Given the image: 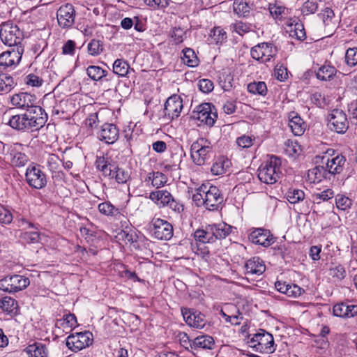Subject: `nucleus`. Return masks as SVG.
Listing matches in <instances>:
<instances>
[{
  "label": "nucleus",
  "mask_w": 357,
  "mask_h": 357,
  "mask_svg": "<svg viewBox=\"0 0 357 357\" xmlns=\"http://www.w3.org/2000/svg\"><path fill=\"white\" fill-rule=\"evenodd\" d=\"M248 343L250 347L262 354H272L275 350L273 336L262 329L254 334Z\"/></svg>",
  "instance_id": "6"
},
{
  "label": "nucleus",
  "mask_w": 357,
  "mask_h": 357,
  "mask_svg": "<svg viewBox=\"0 0 357 357\" xmlns=\"http://www.w3.org/2000/svg\"><path fill=\"white\" fill-rule=\"evenodd\" d=\"M46 166L52 172H56L59 169L61 160L58 155L55 154H47L44 158Z\"/></svg>",
  "instance_id": "43"
},
{
  "label": "nucleus",
  "mask_w": 357,
  "mask_h": 357,
  "mask_svg": "<svg viewBox=\"0 0 357 357\" xmlns=\"http://www.w3.org/2000/svg\"><path fill=\"white\" fill-rule=\"evenodd\" d=\"M336 69L330 65H324L320 67L316 73L317 77L322 81L331 79L336 74Z\"/></svg>",
  "instance_id": "37"
},
{
  "label": "nucleus",
  "mask_w": 357,
  "mask_h": 357,
  "mask_svg": "<svg viewBox=\"0 0 357 357\" xmlns=\"http://www.w3.org/2000/svg\"><path fill=\"white\" fill-rule=\"evenodd\" d=\"M209 225L206 226L205 229H197L194 233V238L196 241L205 243H212L215 241Z\"/></svg>",
  "instance_id": "32"
},
{
  "label": "nucleus",
  "mask_w": 357,
  "mask_h": 357,
  "mask_svg": "<svg viewBox=\"0 0 357 357\" xmlns=\"http://www.w3.org/2000/svg\"><path fill=\"white\" fill-rule=\"evenodd\" d=\"M0 38L4 45L16 48L22 46V33L17 25L9 22H3L1 25Z\"/></svg>",
  "instance_id": "7"
},
{
  "label": "nucleus",
  "mask_w": 357,
  "mask_h": 357,
  "mask_svg": "<svg viewBox=\"0 0 357 357\" xmlns=\"http://www.w3.org/2000/svg\"><path fill=\"white\" fill-rule=\"evenodd\" d=\"M17 303L11 297L5 296L0 299V308L8 314H15Z\"/></svg>",
  "instance_id": "36"
},
{
  "label": "nucleus",
  "mask_w": 357,
  "mask_h": 357,
  "mask_svg": "<svg viewBox=\"0 0 357 357\" xmlns=\"http://www.w3.org/2000/svg\"><path fill=\"white\" fill-rule=\"evenodd\" d=\"M183 61L185 64L190 67H195L198 66L199 60L195 52L190 48H186L183 50Z\"/></svg>",
  "instance_id": "41"
},
{
  "label": "nucleus",
  "mask_w": 357,
  "mask_h": 357,
  "mask_svg": "<svg viewBox=\"0 0 357 357\" xmlns=\"http://www.w3.org/2000/svg\"><path fill=\"white\" fill-rule=\"evenodd\" d=\"M26 181L36 189H41L47 184L45 174L36 166H29L26 172Z\"/></svg>",
  "instance_id": "17"
},
{
  "label": "nucleus",
  "mask_w": 357,
  "mask_h": 357,
  "mask_svg": "<svg viewBox=\"0 0 357 357\" xmlns=\"http://www.w3.org/2000/svg\"><path fill=\"white\" fill-rule=\"evenodd\" d=\"M119 136V129L112 123H105L98 133V138L107 144H114Z\"/></svg>",
  "instance_id": "22"
},
{
  "label": "nucleus",
  "mask_w": 357,
  "mask_h": 357,
  "mask_svg": "<svg viewBox=\"0 0 357 357\" xmlns=\"http://www.w3.org/2000/svg\"><path fill=\"white\" fill-rule=\"evenodd\" d=\"M287 199L291 204H297L305 198V192L299 189L291 188L286 193Z\"/></svg>",
  "instance_id": "42"
},
{
  "label": "nucleus",
  "mask_w": 357,
  "mask_h": 357,
  "mask_svg": "<svg viewBox=\"0 0 357 357\" xmlns=\"http://www.w3.org/2000/svg\"><path fill=\"white\" fill-rule=\"evenodd\" d=\"M36 100L35 95L24 92L14 94L10 98L11 104L15 107L26 109L30 114L36 115L45 114L41 107L36 105Z\"/></svg>",
  "instance_id": "4"
},
{
  "label": "nucleus",
  "mask_w": 357,
  "mask_h": 357,
  "mask_svg": "<svg viewBox=\"0 0 357 357\" xmlns=\"http://www.w3.org/2000/svg\"><path fill=\"white\" fill-rule=\"evenodd\" d=\"M209 37L211 43L215 44H222L226 41L227 38V32L220 26L214 27L211 30Z\"/></svg>",
  "instance_id": "38"
},
{
  "label": "nucleus",
  "mask_w": 357,
  "mask_h": 357,
  "mask_svg": "<svg viewBox=\"0 0 357 357\" xmlns=\"http://www.w3.org/2000/svg\"><path fill=\"white\" fill-rule=\"evenodd\" d=\"M252 243L264 247H268L274 243L273 236L268 229H255L249 236Z\"/></svg>",
  "instance_id": "20"
},
{
  "label": "nucleus",
  "mask_w": 357,
  "mask_h": 357,
  "mask_svg": "<svg viewBox=\"0 0 357 357\" xmlns=\"http://www.w3.org/2000/svg\"><path fill=\"white\" fill-rule=\"evenodd\" d=\"M15 223L18 227L22 228V229L24 230L30 228H34L36 229H38V227H36L34 224L29 222L28 220L23 217H17Z\"/></svg>",
  "instance_id": "59"
},
{
  "label": "nucleus",
  "mask_w": 357,
  "mask_h": 357,
  "mask_svg": "<svg viewBox=\"0 0 357 357\" xmlns=\"http://www.w3.org/2000/svg\"><path fill=\"white\" fill-rule=\"evenodd\" d=\"M289 127L294 135H302L305 130V125L303 120L295 112H291L289 115Z\"/></svg>",
  "instance_id": "27"
},
{
  "label": "nucleus",
  "mask_w": 357,
  "mask_h": 357,
  "mask_svg": "<svg viewBox=\"0 0 357 357\" xmlns=\"http://www.w3.org/2000/svg\"><path fill=\"white\" fill-rule=\"evenodd\" d=\"M146 182H151L153 187L157 188L163 186L167 181V176L160 172H151L147 175Z\"/></svg>",
  "instance_id": "34"
},
{
  "label": "nucleus",
  "mask_w": 357,
  "mask_h": 357,
  "mask_svg": "<svg viewBox=\"0 0 357 357\" xmlns=\"http://www.w3.org/2000/svg\"><path fill=\"white\" fill-rule=\"evenodd\" d=\"M169 0H144V3L153 9L166 8L169 6Z\"/></svg>",
  "instance_id": "61"
},
{
  "label": "nucleus",
  "mask_w": 357,
  "mask_h": 357,
  "mask_svg": "<svg viewBox=\"0 0 357 357\" xmlns=\"http://www.w3.org/2000/svg\"><path fill=\"white\" fill-rule=\"evenodd\" d=\"M212 105L211 103H202L196 107L193 111L192 116L208 126H212L217 119V114L212 112Z\"/></svg>",
  "instance_id": "15"
},
{
  "label": "nucleus",
  "mask_w": 357,
  "mask_h": 357,
  "mask_svg": "<svg viewBox=\"0 0 357 357\" xmlns=\"http://www.w3.org/2000/svg\"><path fill=\"white\" fill-rule=\"evenodd\" d=\"M98 123L99 120L97 112L90 114L85 120L86 126L91 129L97 128Z\"/></svg>",
  "instance_id": "63"
},
{
  "label": "nucleus",
  "mask_w": 357,
  "mask_h": 357,
  "mask_svg": "<svg viewBox=\"0 0 357 357\" xmlns=\"http://www.w3.org/2000/svg\"><path fill=\"white\" fill-rule=\"evenodd\" d=\"M284 152L291 158H296L302 153V148L296 141L288 139L284 143Z\"/></svg>",
  "instance_id": "35"
},
{
  "label": "nucleus",
  "mask_w": 357,
  "mask_h": 357,
  "mask_svg": "<svg viewBox=\"0 0 357 357\" xmlns=\"http://www.w3.org/2000/svg\"><path fill=\"white\" fill-rule=\"evenodd\" d=\"M56 17L59 25L63 29L71 27L75 23V10L72 4L62 5L57 10Z\"/></svg>",
  "instance_id": "16"
},
{
  "label": "nucleus",
  "mask_w": 357,
  "mask_h": 357,
  "mask_svg": "<svg viewBox=\"0 0 357 357\" xmlns=\"http://www.w3.org/2000/svg\"><path fill=\"white\" fill-rule=\"evenodd\" d=\"M185 323L190 327L203 328L206 323L204 314L194 310L184 308L181 310Z\"/></svg>",
  "instance_id": "19"
},
{
  "label": "nucleus",
  "mask_w": 357,
  "mask_h": 357,
  "mask_svg": "<svg viewBox=\"0 0 357 357\" xmlns=\"http://www.w3.org/2000/svg\"><path fill=\"white\" fill-rule=\"evenodd\" d=\"M214 88L213 83L208 79H202L199 82V89L205 93H210Z\"/></svg>",
  "instance_id": "60"
},
{
  "label": "nucleus",
  "mask_w": 357,
  "mask_h": 357,
  "mask_svg": "<svg viewBox=\"0 0 357 357\" xmlns=\"http://www.w3.org/2000/svg\"><path fill=\"white\" fill-rule=\"evenodd\" d=\"M93 334L84 331L70 335L66 339V346L73 351L77 352L92 344Z\"/></svg>",
  "instance_id": "10"
},
{
  "label": "nucleus",
  "mask_w": 357,
  "mask_h": 357,
  "mask_svg": "<svg viewBox=\"0 0 357 357\" xmlns=\"http://www.w3.org/2000/svg\"><path fill=\"white\" fill-rule=\"evenodd\" d=\"M24 52L22 46L12 48L0 54V70L17 66L21 61Z\"/></svg>",
  "instance_id": "13"
},
{
  "label": "nucleus",
  "mask_w": 357,
  "mask_h": 357,
  "mask_svg": "<svg viewBox=\"0 0 357 357\" xmlns=\"http://www.w3.org/2000/svg\"><path fill=\"white\" fill-rule=\"evenodd\" d=\"M333 314L342 318L354 317L357 315V305H347L341 303L333 306Z\"/></svg>",
  "instance_id": "28"
},
{
  "label": "nucleus",
  "mask_w": 357,
  "mask_h": 357,
  "mask_svg": "<svg viewBox=\"0 0 357 357\" xmlns=\"http://www.w3.org/2000/svg\"><path fill=\"white\" fill-rule=\"evenodd\" d=\"M149 198L160 208L169 207L175 212L181 213L183 211V205L176 200L172 194L166 190H158L151 192Z\"/></svg>",
  "instance_id": "8"
},
{
  "label": "nucleus",
  "mask_w": 357,
  "mask_h": 357,
  "mask_svg": "<svg viewBox=\"0 0 357 357\" xmlns=\"http://www.w3.org/2000/svg\"><path fill=\"white\" fill-rule=\"evenodd\" d=\"M290 35L295 36L299 40H304L306 38V34L304 26L301 22H295L294 24H291Z\"/></svg>",
  "instance_id": "47"
},
{
  "label": "nucleus",
  "mask_w": 357,
  "mask_h": 357,
  "mask_svg": "<svg viewBox=\"0 0 357 357\" xmlns=\"http://www.w3.org/2000/svg\"><path fill=\"white\" fill-rule=\"evenodd\" d=\"M277 52V47L272 43H261L252 47L250 54L252 59L266 63L276 55Z\"/></svg>",
  "instance_id": "11"
},
{
  "label": "nucleus",
  "mask_w": 357,
  "mask_h": 357,
  "mask_svg": "<svg viewBox=\"0 0 357 357\" xmlns=\"http://www.w3.org/2000/svg\"><path fill=\"white\" fill-rule=\"evenodd\" d=\"M29 284V279L24 275H9L0 280V291L15 293L25 289Z\"/></svg>",
  "instance_id": "9"
},
{
  "label": "nucleus",
  "mask_w": 357,
  "mask_h": 357,
  "mask_svg": "<svg viewBox=\"0 0 357 357\" xmlns=\"http://www.w3.org/2000/svg\"><path fill=\"white\" fill-rule=\"evenodd\" d=\"M172 38L176 44L181 43L185 38V31L181 28H175L172 33Z\"/></svg>",
  "instance_id": "64"
},
{
  "label": "nucleus",
  "mask_w": 357,
  "mask_h": 357,
  "mask_svg": "<svg viewBox=\"0 0 357 357\" xmlns=\"http://www.w3.org/2000/svg\"><path fill=\"white\" fill-rule=\"evenodd\" d=\"M231 27L235 32L241 36H243L245 33L249 32L251 30V26L250 24L243 22L241 21L236 22L235 23L231 25Z\"/></svg>",
  "instance_id": "56"
},
{
  "label": "nucleus",
  "mask_w": 357,
  "mask_h": 357,
  "mask_svg": "<svg viewBox=\"0 0 357 357\" xmlns=\"http://www.w3.org/2000/svg\"><path fill=\"white\" fill-rule=\"evenodd\" d=\"M16 85L12 77L6 74L0 75V93L10 92Z\"/></svg>",
  "instance_id": "39"
},
{
  "label": "nucleus",
  "mask_w": 357,
  "mask_h": 357,
  "mask_svg": "<svg viewBox=\"0 0 357 357\" xmlns=\"http://www.w3.org/2000/svg\"><path fill=\"white\" fill-rule=\"evenodd\" d=\"M333 197L334 192L330 188H328L320 192H315L312 195L314 201H316L317 203H319L321 201H328Z\"/></svg>",
  "instance_id": "51"
},
{
  "label": "nucleus",
  "mask_w": 357,
  "mask_h": 357,
  "mask_svg": "<svg viewBox=\"0 0 357 357\" xmlns=\"http://www.w3.org/2000/svg\"><path fill=\"white\" fill-rule=\"evenodd\" d=\"M130 68L129 64L123 59H116L113 64L114 73L123 77L126 76Z\"/></svg>",
  "instance_id": "44"
},
{
  "label": "nucleus",
  "mask_w": 357,
  "mask_h": 357,
  "mask_svg": "<svg viewBox=\"0 0 357 357\" xmlns=\"http://www.w3.org/2000/svg\"><path fill=\"white\" fill-rule=\"evenodd\" d=\"M86 73L94 81H99L107 75V71L97 66H89L86 69Z\"/></svg>",
  "instance_id": "40"
},
{
  "label": "nucleus",
  "mask_w": 357,
  "mask_h": 357,
  "mask_svg": "<svg viewBox=\"0 0 357 357\" xmlns=\"http://www.w3.org/2000/svg\"><path fill=\"white\" fill-rule=\"evenodd\" d=\"M153 235L159 240H169L173 236V227L167 220L160 218H153Z\"/></svg>",
  "instance_id": "14"
},
{
  "label": "nucleus",
  "mask_w": 357,
  "mask_h": 357,
  "mask_svg": "<svg viewBox=\"0 0 357 357\" xmlns=\"http://www.w3.org/2000/svg\"><path fill=\"white\" fill-rule=\"evenodd\" d=\"M13 219L12 213L8 209L0 204V223L8 225Z\"/></svg>",
  "instance_id": "57"
},
{
  "label": "nucleus",
  "mask_w": 357,
  "mask_h": 357,
  "mask_svg": "<svg viewBox=\"0 0 357 357\" xmlns=\"http://www.w3.org/2000/svg\"><path fill=\"white\" fill-rule=\"evenodd\" d=\"M59 324L61 326L73 328L75 327L77 324V319L75 314L69 313L64 315L62 319L59 320L56 324Z\"/></svg>",
  "instance_id": "54"
},
{
  "label": "nucleus",
  "mask_w": 357,
  "mask_h": 357,
  "mask_svg": "<svg viewBox=\"0 0 357 357\" xmlns=\"http://www.w3.org/2000/svg\"><path fill=\"white\" fill-rule=\"evenodd\" d=\"M328 127L337 133H344L349 127L345 113L340 109H333L329 114Z\"/></svg>",
  "instance_id": "12"
},
{
  "label": "nucleus",
  "mask_w": 357,
  "mask_h": 357,
  "mask_svg": "<svg viewBox=\"0 0 357 357\" xmlns=\"http://www.w3.org/2000/svg\"><path fill=\"white\" fill-rule=\"evenodd\" d=\"M345 158L342 155H337L335 157L328 158L326 162V168L330 175L340 174L343 170V166L345 163Z\"/></svg>",
  "instance_id": "29"
},
{
  "label": "nucleus",
  "mask_w": 357,
  "mask_h": 357,
  "mask_svg": "<svg viewBox=\"0 0 357 357\" xmlns=\"http://www.w3.org/2000/svg\"><path fill=\"white\" fill-rule=\"evenodd\" d=\"M24 352L29 357H47V356L45 346L38 342L29 345L24 349Z\"/></svg>",
  "instance_id": "33"
},
{
  "label": "nucleus",
  "mask_w": 357,
  "mask_h": 357,
  "mask_svg": "<svg viewBox=\"0 0 357 357\" xmlns=\"http://www.w3.org/2000/svg\"><path fill=\"white\" fill-rule=\"evenodd\" d=\"M215 344L213 338L208 335L198 336L192 340L191 352L195 356L200 349H213Z\"/></svg>",
  "instance_id": "21"
},
{
  "label": "nucleus",
  "mask_w": 357,
  "mask_h": 357,
  "mask_svg": "<svg viewBox=\"0 0 357 357\" xmlns=\"http://www.w3.org/2000/svg\"><path fill=\"white\" fill-rule=\"evenodd\" d=\"M183 100L178 95H172L167 98L165 103V115L169 119L178 118L183 109Z\"/></svg>",
  "instance_id": "18"
},
{
  "label": "nucleus",
  "mask_w": 357,
  "mask_h": 357,
  "mask_svg": "<svg viewBox=\"0 0 357 357\" xmlns=\"http://www.w3.org/2000/svg\"><path fill=\"white\" fill-rule=\"evenodd\" d=\"M274 72L276 78L280 81H284L287 78V69L283 65H276Z\"/></svg>",
  "instance_id": "62"
},
{
  "label": "nucleus",
  "mask_w": 357,
  "mask_h": 357,
  "mask_svg": "<svg viewBox=\"0 0 357 357\" xmlns=\"http://www.w3.org/2000/svg\"><path fill=\"white\" fill-rule=\"evenodd\" d=\"M88 52L92 56L99 55L103 50V45L98 40H91L88 44Z\"/></svg>",
  "instance_id": "50"
},
{
  "label": "nucleus",
  "mask_w": 357,
  "mask_h": 357,
  "mask_svg": "<svg viewBox=\"0 0 357 357\" xmlns=\"http://www.w3.org/2000/svg\"><path fill=\"white\" fill-rule=\"evenodd\" d=\"M330 174L326 167L322 165L316 166L307 172V179L310 183H319L323 179H331Z\"/></svg>",
  "instance_id": "30"
},
{
  "label": "nucleus",
  "mask_w": 357,
  "mask_h": 357,
  "mask_svg": "<svg viewBox=\"0 0 357 357\" xmlns=\"http://www.w3.org/2000/svg\"><path fill=\"white\" fill-rule=\"evenodd\" d=\"M318 8L317 3L314 0L305 1L301 8V12L304 15L314 13Z\"/></svg>",
  "instance_id": "55"
},
{
  "label": "nucleus",
  "mask_w": 357,
  "mask_h": 357,
  "mask_svg": "<svg viewBox=\"0 0 357 357\" xmlns=\"http://www.w3.org/2000/svg\"><path fill=\"white\" fill-rule=\"evenodd\" d=\"M245 268L247 275H261L265 271L266 266L261 259L254 257L245 262Z\"/></svg>",
  "instance_id": "23"
},
{
  "label": "nucleus",
  "mask_w": 357,
  "mask_h": 357,
  "mask_svg": "<svg viewBox=\"0 0 357 357\" xmlns=\"http://www.w3.org/2000/svg\"><path fill=\"white\" fill-rule=\"evenodd\" d=\"M276 289L289 297L297 298L304 293V289L295 284H289L286 282L277 281L275 284Z\"/></svg>",
  "instance_id": "25"
},
{
  "label": "nucleus",
  "mask_w": 357,
  "mask_h": 357,
  "mask_svg": "<svg viewBox=\"0 0 357 357\" xmlns=\"http://www.w3.org/2000/svg\"><path fill=\"white\" fill-rule=\"evenodd\" d=\"M20 238L24 243H36L40 239V234L38 231L21 232Z\"/></svg>",
  "instance_id": "48"
},
{
  "label": "nucleus",
  "mask_w": 357,
  "mask_h": 357,
  "mask_svg": "<svg viewBox=\"0 0 357 357\" xmlns=\"http://www.w3.org/2000/svg\"><path fill=\"white\" fill-rule=\"evenodd\" d=\"M114 176L109 177H114L118 183H126L130 178V174L128 172L123 169L119 168L117 166L116 169L114 171Z\"/></svg>",
  "instance_id": "53"
},
{
  "label": "nucleus",
  "mask_w": 357,
  "mask_h": 357,
  "mask_svg": "<svg viewBox=\"0 0 357 357\" xmlns=\"http://www.w3.org/2000/svg\"><path fill=\"white\" fill-rule=\"evenodd\" d=\"M95 165L96 168L100 171L105 176H113L114 171L116 169V165L112 162L110 158L107 156H98Z\"/></svg>",
  "instance_id": "24"
},
{
  "label": "nucleus",
  "mask_w": 357,
  "mask_h": 357,
  "mask_svg": "<svg viewBox=\"0 0 357 357\" xmlns=\"http://www.w3.org/2000/svg\"><path fill=\"white\" fill-rule=\"evenodd\" d=\"M192 199L197 206H204L211 211L219 210L224 201L220 190L216 186L204 184L197 189Z\"/></svg>",
  "instance_id": "1"
},
{
  "label": "nucleus",
  "mask_w": 357,
  "mask_h": 357,
  "mask_svg": "<svg viewBox=\"0 0 357 357\" xmlns=\"http://www.w3.org/2000/svg\"><path fill=\"white\" fill-rule=\"evenodd\" d=\"M98 208L100 213L107 216H115L119 213V209L109 202L99 204Z\"/></svg>",
  "instance_id": "46"
},
{
  "label": "nucleus",
  "mask_w": 357,
  "mask_h": 357,
  "mask_svg": "<svg viewBox=\"0 0 357 357\" xmlns=\"http://www.w3.org/2000/svg\"><path fill=\"white\" fill-rule=\"evenodd\" d=\"M248 91L252 94L265 96L267 87L264 82H254L248 84Z\"/></svg>",
  "instance_id": "45"
},
{
  "label": "nucleus",
  "mask_w": 357,
  "mask_h": 357,
  "mask_svg": "<svg viewBox=\"0 0 357 357\" xmlns=\"http://www.w3.org/2000/svg\"><path fill=\"white\" fill-rule=\"evenodd\" d=\"M46 119V114L36 115L26 112V113L23 114L12 116L8 119L6 123L13 129L17 130H37L45 125Z\"/></svg>",
  "instance_id": "2"
},
{
  "label": "nucleus",
  "mask_w": 357,
  "mask_h": 357,
  "mask_svg": "<svg viewBox=\"0 0 357 357\" xmlns=\"http://www.w3.org/2000/svg\"><path fill=\"white\" fill-rule=\"evenodd\" d=\"M276 289L289 297L297 298L304 293V289L295 284H289L286 282L277 281L275 284Z\"/></svg>",
  "instance_id": "26"
},
{
  "label": "nucleus",
  "mask_w": 357,
  "mask_h": 357,
  "mask_svg": "<svg viewBox=\"0 0 357 357\" xmlns=\"http://www.w3.org/2000/svg\"><path fill=\"white\" fill-rule=\"evenodd\" d=\"M325 26H329L335 16L333 10L330 8H325L319 14Z\"/></svg>",
  "instance_id": "58"
},
{
  "label": "nucleus",
  "mask_w": 357,
  "mask_h": 357,
  "mask_svg": "<svg viewBox=\"0 0 357 357\" xmlns=\"http://www.w3.org/2000/svg\"><path fill=\"white\" fill-rule=\"evenodd\" d=\"M346 63L351 66L357 65V47L349 48L345 53Z\"/></svg>",
  "instance_id": "52"
},
{
  "label": "nucleus",
  "mask_w": 357,
  "mask_h": 357,
  "mask_svg": "<svg viewBox=\"0 0 357 357\" xmlns=\"http://www.w3.org/2000/svg\"><path fill=\"white\" fill-rule=\"evenodd\" d=\"M211 143L205 138H199L190 147L191 158L197 165H203L212 155Z\"/></svg>",
  "instance_id": "5"
},
{
  "label": "nucleus",
  "mask_w": 357,
  "mask_h": 357,
  "mask_svg": "<svg viewBox=\"0 0 357 357\" xmlns=\"http://www.w3.org/2000/svg\"><path fill=\"white\" fill-rule=\"evenodd\" d=\"M209 227L211 229V231L213 233V237L215 238V241L226 238L232 230V227L225 222L209 225Z\"/></svg>",
  "instance_id": "31"
},
{
  "label": "nucleus",
  "mask_w": 357,
  "mask_h": 357,
  "mask_svg": "<svg viewBox=\"0 0 357 357\" xmlns=\"http://www.w3.org/2000/svg\"><path fill=\"white\" fill-rule=\"evenodd\" d=\"M335 204L338 209L345 211L352 205V200L348 197L338 194L335 197Z\"/></svg>",
  "instance_id": "49"
},
{
  "label": "nucleus",
  "mask_w": 357,
  "mask_h": 357,
  "mask_svg": "<svg viewBox=\"0 0 357 357\" xmlns=\"http://www.w3.org/2000/svg\"><path fill=\"white\" fill-rule=\"evenodd\" d=\"M281 175V160L275 155H271L258 169L259 179L266 184L276 183Z\"/></svg>",
  "instance_id": "3"
}]
</instances>
